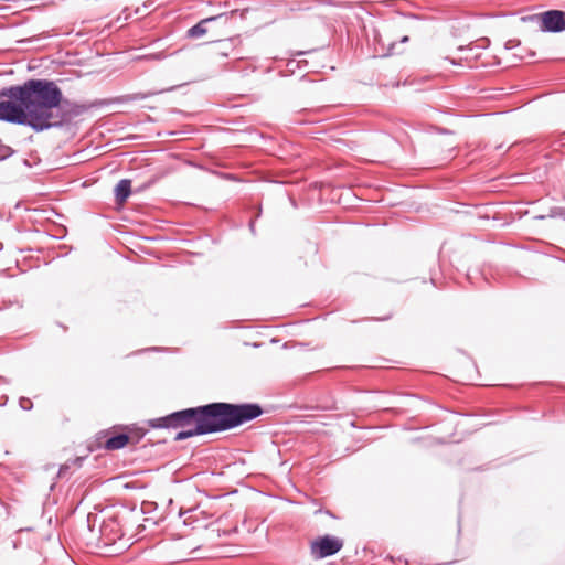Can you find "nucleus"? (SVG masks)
<instances>
[{
	"instance_id": "nucleus-1",
	"label": "nucleus",
	"mask_w": 565,
	"mask_h": 565,
	"mask_svg": "<svg viewBox=\"0 0 565 565\" xmlns=\"http://www.w3.org/2000/svg\"><path fill=\"white\" fill-rule=\"evenodd\" d=\"M263 414L258 404L210 403L173 412L167 416L151 419L152 428H181L174 440L180 441L194 436L226 431L250 422Z\"/></svg>"
},
{
	"instance_id": "nucleus-2",
	"label": "nucleus",
	"mask_w": 565,
	"mask_h": 565,
	"mask_svg": "<svg viewBox=\"0 0 565 565\" xmlns=\"http://www.w3.org/2000/svg\"><path fill=\"white\" fill-rule=\"evenodd\" d=\"M39 79H29L23 85L2 89L0 96L11 100L0 102V120L25 125L35 131L46 130L43 113L40 110Z\"/></svg>"
},
{
	"instance_id": "nucleus-3",
	"label": "nucleus",
	"mask_w": 565,
	"mask_h": 565,
	"mask_svg": "<svg viewBox=\"0 0 565 565\" xmlns=\"http://www.w3.org/2000/svg\"><path fill=\"white\" fill-rule=\"evenodd\" d=\"M40 110L43 113L46 129L70 124L92 107L85 103L72 102L63 97L62 90L53 82L39 79Z\"/></svg>"
},
{
	"instance_id": "nucleus-4",
	"label": "nucleus",
	"mask_w": 565,
	"mask_h": 565,
	"mask_svg": "<svg viewBox=\"0 0 565 565\" xmlns=\"http://www.w3.org/2000/svg\"><path fill=\"white\" fill-rule=\"evenodd\" d=\"M139 532L132 533L129 537H125V532H84L82 540L92 552L106 556L118 555L131 545V540H138L136 536Z\"/></svg>"
},
{
	"instance_id": "nucleus-5",
	"label": "nucleus",
	"mask_w": 565,
	"mask_h": 565,
	"mask_svg": "<svg viewBox=\"0 0 565 565\" xmlns=\"http://www.w3.org/2000/svg\"><path fill=\"white\" fill-rule=\"evenodd\" d=\"M344 541L341 537L323 534L310 541V555L313 559H324L335 555L343 547Z\"/></svg>"
},
{
	"instance_id": "nucleus-6",
	"label": "nucleus",
	"mask_w": 565,
	"mask_h": 565,
	"mask_svg": "<svg viewBox=\"0 0 565 565\" xmlns=\"http://www.w3.org/2000/svg\"><path fill=\"white\" fill-rule=\"evenodd\" d=\"M539 20V28L543 32L558 33L565 31V12L548 10L534 17Z\"/></svg>"
},
{
	"instance_id": "nucleus-7",
	"label": "nucleus",
	"mask_w": 565,
	"mask_h": 565,
	"mask_svg": "<svg viewBox=\"0 0 565 565\" xmlns=\"http://www.w3.org/2000/svg\"><path fill=\"white\" fill-rule=\"evenodd\" d=\"M221 19H225V21H227V19H228L227 13H221L217 15L202 19L195 25L191 26L186 31L185 36L188 39H200V38L204 36L205 34H207L209 24H211L212 22H215L217 20H221Z\"/></svg>"
},
{
	"instance_id": "nucleus-8",
	"label": "nucleus",
	"mask_w": 565,
	"mask_h": 565,
	"mask_svg": "<svg viewBox=\"0 0 565 565\" xmlns=\"http://www.w3.org/2000/svg\"><path fill=\"white\" fill-rule=\"evenodd\" d=\"M115 200L117 203L122 204L131 194V181L129 179L120 180L115 186Z\"/></svg>"
},
{
	"instance_id": "nucleus-9",
	"label": "nucleus",
	"mask_w": 565,
	"mask_h": 565,
	"mask_svg": "<svg viewBox=\"0 0 565 565\" xmlns=\"http://www.w3.org/2000/svg\"><path fill=\"white\" fill-rule=\"evenodd\" d=\"M129 441L127 434H118L107 439L105 447L108 450H116L125 447Z\"/></svg>"
},
{
	"instance_id": "nucleus-10",
	"label": "nucleus",
	"mask_w": 565,
	"mask_h": 565,
	"mask_svg": "<svg viewBox=\"0 0 565 565\" xmlns=\"http://www.w3.org/2000/svg\"><path fill=\"white\" fill-rule=\"evenodd\" d=\"M13 153H14V150L11 147L0 143V161L8 159Z\"/></svg>"
},
{
	"instance_id": "nucleus-11",
	"label": "nucleus",
	"mask_w": 565,
	"mask_h": 565,
	"mask_svg": "<svg viewBox=\"0 0 565 565\" xmlns=\"http://www.w3.org/2000/svg\"><path fill=\"white\" fill-rule=\"evenodd\" d=\"M518 45H520V41L516 39H511V40L507 41L505 49L512 50V49L516 47Z\"/></svg>"
},
{
	"instance_id": "nucleus-12",
	"label": "nucleus",
	"mask_w": 565,
	"mask_h": 565,
	"mask_svg": "<svg viewBox=\"0 0 565 565\" xmlns=\"http://www.w3.org/2000/svg\"><path fill=\"white\" fill-rule=\"evenodd\" d=\"M20 404L24 409H30L32 406V402L29 398H21Z\"/></svg>"
},
{
	"instance_id": "nucleus-13",
	"label": "nucleus",
	"mask_w": 565,
	"mask_h": 565,
	"mask_svg": "<svg viewBox=\"0 0 565 565\" xmlns=\"http://www.w3.org/2000/svg\"><path fill=\"white\" fill-rule=\"evenodd\" d=\"M20 404L24 409H30L32 406V402L29 398H21Z\"/></svg>"
},
{
	"instance_id": "nucleus-14",
	"label": "nucleus",
	"mask_w": 565,
	"mask_h": 565,
	"mask_svg": "<svg viewBox=\"0 0 565 565\" xmlns=\"http://www.w3.org/2000/svg\"><path fill=\"white\" fill-rule=\"evenodd\" d=\"M11 544H12V548H14V550H15V548H18V547L20 546L21 542H20V540H19V539H13V540L11 541Z\"/></svg>"
},
{
	"instance_id": "nucleus-15",
	"label": "nucleus",
	"mask_w": 565,
	"mask_h": 565,
	"mask_svg": "<svg viewBox=\"0 0 565 565\" xmlns=\"http://www.w3.org/2000/svg\"><path fill=\"white\" fill-rule=\"evenodd\" d=\"M408 40H409V38H408L407 35H405V36H403V38H402L401 42L405 43V42H407Z\"/></svg>"
},
{
	"instance_id": "nucleus-16",
	"label": "nucleus",
	"mask_w": 565,
	"mask_h": 565,
	"mask_svg": "<svg viewBox=\"0 0 565 565\" xmlns=\"http://www.w3.org/2000/svg\"><path fill=\"white\" fill-rule=\"evenodd\" d=\"M145 97H146V95L137 94V95L134 97V99H137V98H145Z\"/></svg>"
},
{
	"instance_id": "nucleus-17",
	"label": "nucleus",
	"mask_w": 565,
	"mask_h": 565,
	"mask_svg": "<svg viewBox=\"0 0 565 565\" xmlns=\"http://www.w3.org/2000/svg\"><path fill=\"white\" fill-rule=\"evenodd\" d=\"M146 525H139L137 530H145Z\"/></svg>"
},
{
	"instance_id": "nucleus-18",
	"label": "nucleus",
	"mask_w": 565,
	"mask_h": 565,
	"mask_svg": "<svg viewBox=\"0 0 565 565\" xmlns=\"http://www.w3.org/2000/svg\"><path fill=\"white\" fill-rule=\"evenodd\" d=\"M249 226H250V230L253 231L254 230V222L253 221L250 222Z\"/></svg>"
},
{
	"instance_id": "nucleus-19",
	"label": "nucleus",
	"mask_w": 565,
	"mask_h": 565,
	"mask_svg": "<svg viewBox=\"0 0 565 565\" xmlns=\"http://www.w3.org/2000/svg\"><path fill=\"white\" fill-rule=\"evenodd\" d=\"M180 537H181V536H179V535H174V536H173V540H179Z\"/></svg>"
},
{
	"instance_id": "nucleus-20",
	"label": "nucleus",
	"mask_w": 565,
	"mask_h": 565,
	"mask_svg": "<svg viewBox=\"0 0 565 565\" xmlns=\"http://www.w3.org/2000/svg\"><path fill=\"white\" fill-rule=\"evenodd\" d=\"M31 555H38V552L31 551Z\"/></svg>"
},
{
	"instance_id": "nucleus-21",
	"label": "nucleus",
	"mask_w": 565,
	"mask_h": 565,
	"mask_svg": "<svg viewBox=\"0 0 565 565\" xmlns=\"http://www.w3.org/2000/svg\"><path fill=\"white\" fill-rule=\"evenodd\" d=\"M451 64H457V62L455 60H450Z\"/></svg>"
},
{
	"instance_id": "nucleus-22",
	"label": "nucleus",
	"mask_w": 565,
	"mask_h": 565,
	"mask_svg": "<svg viewBox=\"0 0 565 565\" xmlns=\"http://www.w3.org/2000/svg\"><path fill=\"white\" fill-rule=\"evenodd\" d=\"M232 532L224 531L223 534H231Z\"/></svg>"
},
{
	"instance_id": "nucleus-23",
	"label": "nucleus",
	"mask_w": 565,
	"mask_h": 565,
	"mask_svg": "<svg viewBox=\"0 0 565 565\" xmlns=\"http://www.w3.org/2000/svg\"><path fill=\"white\" fill-rule=\"evenodd\" d=\"M562 215H563V216H564V218H565V212H564Z\"/></svg>"
}]
</instances>
